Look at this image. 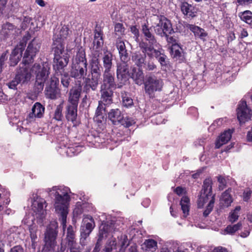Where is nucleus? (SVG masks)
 <instances>
[{"mask_svg":"<svg viewBox=\"0 0 252 252\" xmlns=\"http://www.w3.org/2000/svg\"><path fill=\"white\" fill-rule=\"evenodd\" d=\"M57 222L56 221L51 222L47 227L45 233V245L51 249H53L56 244V239L57 235Z\"/></svg>","mask_w":252,"mask_h":252,"instance_id":"ddd939ff","label":"nucleus"},{"mask_svg":"<svg viewBox=\"0 0 252 252\" xmlns=\"http://www.w3.org/2000/svg\"><path fill=\"white\" fill-rule=\"evenodd\" d=\"M231 192V189L229 188L221 194L220 199V207L221 208H228L232 203L233 198Z\"/></svg>","mask_w":252,"mask_h":252,"instance_id":"5701e85b","label":"nucleus"},{"mask_svg":"<svg viewBox=\"0 0 252 252\" xmlns=\"http://www.w3.org/2000/svg\"><path fill=\"white\" fill-rule=\"evenodd\" d=\"M180 8L183 15L189 19L195 17L198 11V9L195 5L186 1L181 3Z\"/></svg>","mask_w":252,"mask_h":252,"instance_id":"a211bd4d","label":"nucleus"},{"mask_svg":"<svg viewBox=\"0 0 252 252\" xmlns=\"http://www.w3.org/2000/svg\"><path fill=\"white\" fill-rule=\"evenodd\" d=\"M63 242L65 244V245L67 244H70V245H72L73 243H77L75 232L71 225H69L67 227L66 237Z\"/></svg>","mask_w":252,"mask_h":252,"instance_id":"2f4dec72","label":"nucleus"},{"mask_svg":"<svg viewBox=\"0 0 252 252\" xmlns=\"http://www.w3.org/2000/svg\"><path fill=\"white\" fill-rule=\"evenodd\" d=\"M218 181L219 182L218 188L220 190H222L226 187V182L225 179L222 176H218L217 177Z\"/></svg>","mask_w":252,"mask_h":252,"instance_id":"49530a36","label":"nucleus"},{"mask_svg":"<svg viewBox=\"0 0 252 252\" xmlns=\"http://www.w3.org/2000/svg\"><path fill=\"white\" fill-rule=\"evenodd\" d=\"M98 56L93 57L91 61L90 64L92 68H100Z\"/></svg>","mask_w":252,"mask_h":252,"instance_id":"5fc2aeb1","label":"nucleus"},{"mask_svg":"<svg viewBox=\"0 0 252 252\" xmlns=\"http://www.w3.org/2000/svg\"><path fill=\"white\" fill-rule=\"evenodd\" d=\"M175 192L179 196H184L186 193V190L185 189L178 187L175 189Z\"/></svg>","mask_w":252,"mask_h":252,"instance_id":"052dcab7","label":"nucleus"},{"mask_svg":"<svg viewBox=\"0 0 252 252\" xmlns=\"http://www.w3.org/2000/svg\"><path fill=\"white\" fill-rule=\"evenodd\" d=\"M156 18L158 22L153 26L156 33L161 37L171 34L173 30L170 21L163 16H157Z\"/></svg>","mask_w":252,"mask_h":252,"instance_id":"9d476101","label":"nucleus"},{"mask_svg":"<svg viewBox=\"0 0 252 252\" xmlns=\"http://www.w3.org/2000/svg\"><path fill=\"white\" fill-rule=\"evenodd\" d=\"M66 247H67L65 244L62 242L60 247H58L57 250L55 252H64Z\"/></svg>","mask_w":252,"mask_h":252,"instance_id":"338daca9","label":"nucleus"},{"mask_svg":"<svg viewBox=\"0 0 252 252\" xmlns=\"http://www.w3.org/2000/svg\"><path fill=\"white\" fill-rule=\"evenodd\" d=\"M39 48V44L35 40H32L29 44L23 60V63L25 65L32 62L33 58L38 52Z\"/></svg>","mask_w":252,"mask_h":252,"instance_id":"4468645a","label":"nucleus"},{"mask_svg":"<svg viewBox=\"0 0 252 252\" xmlns=\"http://www.w3.org/2000/svg\"><path fill=\"white\" fill-rule=\"evenodd\" d=\"M101 100L99 101L104 105H109L113 102V90L100 88Z\"/></svg>","mask_w":252,"mask_h":252,"instance_id":"a878e982","label":"nucleus"},{"mask_svg":"<svg viewBox=\"0 0 252 252\" xmlns=\"http://www.w3.org/2000/svg\"><path fill=\"white\" fill-rule=\"evenodd\" d=\"M121 95L123 106L128 107L132 105L133 100L128 96L126 92H122Z\"/></svg>","mask_w":252,"mask_h":252,"instance_id":"37998d69","label":"nucleus"},{"mask_svg":"<svg viewBox=\"0 0 252 252\" xmlns=\"http://www.w3.org/2000/svg\"><path fill=\"white\" fill-rule=\"evenodd\" d=\"M98 75L96 76H93L92 78H85V83L87 87L91 88L93 90H95L98 84Z\"/></svg>","mask_w":252,"mask_h":252,"instance_id":"4c0bfd02","label":"nucleus"},{"mask_svg":"<svg viewBox=\"0 0 252 252\" xmlns=\"http://www.w3.org/2000/svg\"><path fill=\"white\" fill-rule=\"evenodd\" d=\"M161 65L165 64V56L160 53V55L157 58Z\"/></svg>","mask_w":252,"mask_h":252,"instance_id":"680f3d73","label":"nucleus"},{"mask_svg":"<svg viewBox=\"0 0 252 252\" xmlns=\"http://www.w3.org/2000/svg\"><path fill=\"white\" fill-rule=\"evenodd\" d=\"M102 59L103 66L105 68L104 71H110L112 65V54L110 52L106 51L104 53Z\"/></svg>","mask_w":252,"mask_h":252,"instance_id":"c9c22d12","label":"nucleus"},{"mask_svg":"<svg viewBox=\"0 0 252 252\" xmlns=\"http://www.w3.org/2000/svg\"><path fill=\"white\" fill-rule=\"evenodd\" d=\"M120 60L122 62H127L129 60V56L126 49L119 52Z\"/></svg>","mask_w":252,"mask_h":252,"instance_id":"09e8293b","label":"nucleus"},{"mask_svg":"<svg viewBox=\"0 0 252 252\" xmlns=\"http://www.w3.org/2000/svg\"><path fill=\"white\" fill-rule=\"evenodd\" d=\"M54 69L57 73H61L62 70L68 63V58L67 56L63 55V48L61 45H58L54 49Z\"/></svg>","mask_w":252,"mask_h":252,"instance_id":"9b49d317","label":"nucleus"},{"mask_svg":"<svg viewBox=\"0 0 252 252\" xmlns=\"http://www.w3.org/2000/svg\"><path fill=\"white\" fill-rule=\"evenodd\" d=\"M69 250V252H81V250L77 243H73L72 245H66Z\"/></svg>","mask_w":252,"mask_h":252,"instance_id":"603ef678","label":"nucleus"},{"mask_svg":"<svg viewBox=\"0 0 252 252\" xmlns=\"http://www.w3.org/2000/svg\"><path fill=\"white\" fill-rule=\"evenodd\" d=\"M237 118L240 124L244 123L251 119L252 111L248 107L245 100H242L240 102L237 108Z\"/></svg>","mask_w":252,"mask_h":252,"instance_id":"2eb2a0df","label":"nucleus"},{"mask_svg":"<svg viewBox=\"0 0 252 252\" xmlns=\"http://www.w3.org/2000/svg\"><path fill=\"white\" fill-rule=\"evenodd\" d=\"M98 218L102 223L99 227L98 241H101L103 238L119 230L123 224L119 220H111L110 222L106 221L107 218L106 215L103 213H101Z\"/></svg>","mask_w":252,"mask_h":252,"instance_id":"0eeeda50","label":"nucleus"},{"mask_svg":"<svg viewBox=\"0 0 252 252\" xmlns=\"http://www.w3.org/2000/svg\"><path fill=\"white\" fill-rule=\"evenodd\" d=\"M252 191L249 189H246L243 194V198L244 201H247L251 196Z\"/></svg>","mask_w":252,"mask_h":252,"instance_id":"bf43d9fd","label":"nucleus"},{"mask_svg":"<svg viewBox=\"0 0 252 252\" xmlns=\"http://www.w3.org/2000/svg\"><path fill=\"white\" fill-rule=\"evenodd\" d=\"M239 17L241 19L247 23H249L252 20V13L249 10H246L239 13Z\"/></svg>","mask_w":252,"mask_h":252,"instance_id":"c03bdc74","label":"nucleus"},{"mask_svg":"<svg viewBox=\"0 0 252 252\" xmlns=\"http://www.w3.org/2000/svg\"><path fill=\"white\" fill-rule=\"evenodd\" d=\"M123 116L119 109H112L108 113V119L114 125L121 124Z\"/></svg>","mask_w":252,"mask_h":252,"instance_id":"c85d7f7f","label":"nucleus"},{"mask_svg":"<svg viewBox=\"0 0 252 252\" xmlns=\"http://www.w3.org/2000/svg\"><path fill=\"white\" fill-rule=\"evenodd\" d=\"M15 32V28L14 26L9 23H7L2 26L1 33L5 36H8L13 34Z\"/></svg>","mask_w":252,"mask_h":252,"instance_id":"ea45409f","label":"nucleus"},{"mask_svg":"<svg viewBox=\"0 0 252 252\" xmlns=\"http://www.w3.org/2000/svg\"><path fill=\"white\" fill-rule=\"evenodd\" d=\"M82 88L81 86L73 88L70 91L68 101L70 105L78 106Z\"/></svg>","mask_w":252,"mask_h":252,"instance_id":"b1692460","label":"nucleus"},{"mask_svg":"<svg viewBox=\"0 0 252 252\" xmlns=\"http://www.w3.org/2000/svg\"><path fill=\"white\" fill-rule=\"evenodd\" d=\"M45 108L39 102H36L32 107V112L30 113L26 120L27 123L34 122L36 118L43 117Z\"/></svg>","mask_w":252,"mask_h":252,"instance_id":"f3484780","label":"nucleus"},{"mask_svg":"<svg viewBox=\"0 0 252 252\" xmlns=\"http://www.w3.org/2000/svg\"><path fill=\"white\" fill-rule=\"evenodd\" d=\"M142 252H155L158 249L157 242L152 239L145 240L141 245Z\"/></svg>","mask_w":252,"mask_h":252,"instance_id":"393cba45","label":"nucleus"},{"mask_svg":"<svg viewBox=\"0 0 252 252\" xmlns=\"http://www.w3.org/2000/svg\"><path fill=\"white\" fill-rule=\"evenodd\" d=\"M240 210L241 207L240 206H237L233 210H232L230 212L229 216L228 217V220L229 221L233 223L238 220Z\"/></svg>","mask_w":252,"mask_h":252,"instance_id":"a19ab883","label":"nucleus"},{"mask_svg":"<svg viewBox=\"0 0 252 252\" xmlns=\"http://www.w3.org/2000/svg\"><path fill=\"white\" fill-rule=\"evenodd\" d=\"M131 77L138 85H141L144 83V74L140 68H133Z\"/></svg>","mask_w":252,"mask_h":252,"instance_id":"c756f323","label":"nucleus"},{"mask_svg":"<svg viewBox=\"0 0 252 252\" xmlns=\"http://www.w3.org/2000/svg\"><path fill=\"white\" fill-rule=\"evenodd\" d=\"M93 44L94 47L96 49L100 48L103 45V40L102 39V33L100 31L95 32Z\"/></svg>","mask_w":252,"mask_h":252,"instance_id":"58836bf2","label":"nucleus"},{"mask_svg":"<svg viewBox=\"0 0 252 252\" xmlns=\"http://www.w3.org/2000/svg\"><path fill=\"white\" fill-rule=\"evenodd\" d=\"M117 77L118 80L126 81L129 76L127 62H121L117 64Z\"/></svg>","mask_w":252,"mask_h":252,"instance_id":"aec40b11","label":"nucleus"},{"mask_svg":"<svg viewBox=\"0 0 252 252\" xmlns=\"http://www.w3.org/2000/svg\"><path fill=\"white\" fill-rule=\"evenodd\" d=\"M134 123V122L131 118L123 116L121 124L126 127H129Z\"/></svg>","mask_w":252,"mask_h":252,"instance_id":"3c124183","label":"nucleus"},{"mask_svg":"<svg viewBox=\"0 0 252 252\" xmlns=\"http://www.w3.org/2000/svg\"><path fill=\"white\" fill-rule=\"evenodd\" d=\"M63 102L57 105L54 112V118L58 121H62L63 117L62 111L63 109Z\"/></svg>","mask_w":252,"mask_h":252,"instance_id":"79ce46f5","label":"nucleus"},{"mask_svg":"<svg viewBox=\"0 0 252 252\" xmlns=\"http://www.w3.org/2000/svg\"><path fill=\"white\" fill-rule=\"evenodd\" d=\"M59 82V79L57 77L53 76L51 78L50 85L47 86L45 89V95L47 97L55 99L59 96L60 91L57 87Z\"/></svg>","mask_w":252,"mask_h":252,"instance_id":"dca6fc26","label":"nucleus"},{"mask_svg":"<svg viewBox=\"0 0 252 252\" xmlns=\"http://www.w3.org/2000/svg\"><path fill=\"white\" fill-rule=\"evenodd\" d=\"M142 32L146 40L148 41V43L142 42L140 44L139 46L142 53L147 54L150 58H157L160 55V51L158 49H155L158 48V44L154 35L150 32V29L145 24L142 26Z\"/></svg>","mask_w":252,"mask_h":252,"instance_id":"20e7f679","label":"nucleus"},{"mask_svg":"<svg viewBox=\"0 0 252 252\" xmlns=\"http://www.w3.org/2000/svg\"><path fill=\"white\" fill-rule=\"evenodd\" d=\"M163 83L161 79L158 78L155 76H149L146 78L144 82L145 91L150 97H153L155 93L160 91Z\"/></svg>","mask_w":252,"mask_h":252,"instance_id":"1a4fd4ad","label":"nucleus"},{"mask_svg":"<svg viewBox=\"0 0 252 252\" xmlns=\"http://www.w3.org/2000/svg\"><path fill=\"white\" fill-rule=\"evenodd\" d=\"M170 50L173 58L179 60H182L184 59L183 50L178 44H173Z\"/></svg>","mask_w":252,"mask_h":252,"instance_id":"7c9ffc66","label":"nucleus"},{"mask_svg":"<svg viewBox=\"0 0 252 252\" xmlns=\"http://www.w3.org/2000/svg\"><path fill=\"white\" fill-rule=\"evenodd\" d=\"M118 242H116L114 238L112 239L107 243L103 250L105 252H111L113 249L120 247V252H124L126 248L128 245L129 242L126 235H121L118 237Z\"/></svg>","mask_w":252,"mask_h":252,"instance_id":"f8f14e48","label":"nucleus"},{"mask_svg":"<svg viewBox=\"0 0 252 252\" xmlns=\"http://www.w3.org/2000/svg\"><path fill=\"white\" fill-rule=\"evenodd\" d=\"M76 105L69 104L67 107V112L66 118L68 121L73 122L77 117V108Z\"/></svg>","mask_w":252,"mask_h":252,"instance_id":"f704fd0d","label":"nucleus"},{"mask_svg":"<svg viewBox=\"0 0 252 252\" xmlns=\"http://www.w3.org/2000/svg\"><path fill=\"white\" fill-rule=\"evenodd\" d=\"M87 65L85 50L81 48L72 59L71 76L76 79H84L87 73Z\"/></svg>","mask_w":252,"mask_h":252,"instance_id":"7ed1b4c3","label":"nucleus"},{"mask_svg":"<svg viewBox=\"0 0 252 252\" xmlns=\"http://www.w3.org/2000/svg\"><path fill=\"white\" fill-rule=\"evenodd\" d=\"M32 19L31 17H24L22 24L21 27L23 30L26 29L28 28L30 25H32Z\"/></svg>","mask_w":252,"mask_h":252,"instance_id":"de8ad7c7","label":"nucleus"},{"mask_svg":"<svg viewBox=\"0 0 252 252\" xmlns=\"http://www.w3.org/2000/svg\"><path fill=\"white\" fill-rule=\"evenodd\" d=\"M116 86L114 75L110 71H104L103 74L102 84L100 88L114 90L116 88Z\"/></svg>","mask_w":252,"mask_h":252,"instance_id":"6ab92c4d","label":"nucleus"},{"mask_svg":"<svg viewBox=\"0 0 252 252\" xmlns=\"http://www.w3.org/2000/svg\"><path fill=\"white\" fill-rule=\"evenodd\" d=\"M91 73L93 76H96L98 74V78H100V68H92Z\"/></svg>","mask_w":252,"mask_h":252,"instance_id":"e2e57ef3","label":"nucleus"},{"mask_svg":"<svg viewBox=\"0 0 252 252\" xmlns=\"http://www.w3.org/2000/svg\"><path fill=\"white\" fill-rule=\"evenodd\" d=\"M46 190L49 195H53L55 197L54 207L56 213L60 216L59 220L61 221L63 231H64L70 201V189L64 186H54L52 188L47 189Z\"/></svg>","mask_w":252,"mask_h":252,"instance_id":"f03ea898","label":"nucleus"},{"mask_svg":"<svg viewBox=\"0 0 252 252\" xmlns=\"http://www.w3.org/2000/svg\"><path fill=\"white\" fill-rule=\"evenodd\" d=\"M105 105L101 102H98V105L95 111L96 118L100 117L102 115L103 111H104L105 109Z\"/></svg>","mask_w":252,"mask_h":252,"instance_id":"8fccbe9b","label":"nucleus"},{"mask_svg":"<svg viewBox=\"0 0 252 252\" xmlns=\"http://www.w3.org/2000/svg\"><path fill=\"white\" fill-rule=\"evenodd\" d=\"M32 223L28 224L29 229L30 233V237L32 241V248L35 249L36 246L37 240V226L33 222V218L31 219Z\"/></svg>","mask_w":252,"mask_h":252,"instance_id":"cd10ccee","label":"nucleus"},{"mask_svg":"<svg viewBox=\"0 0 252 252\" xmlns=\"http://www.w3.org/2000/svg\"><path fill=\"white\" fill-rule=\"evenodd\" d=\"M31 203V210L33 218L37 220V222L42 224L43 219L46 215V200L37 194H32L30 200Z\"/></svg>","mask_w":252,"mask_h":252,"instance_id":"423d86ee","label":"nucleus"},{"mask_svg":"<svg viewBox=\"0 0 252 252\" xmlns=\"http://www.w3.org/2000/svg\"><path fill=\"white\" fill-rule=\"evenodd\" d=\"M95 226L93 218L90 215H84L80 228V243L82 246L86 245V240Z\"/></svg>","mask_w":252,"mask_h":252,"instance_id":"6e6552de","label":"nucleus"},{"mask_svg":"<svg viewBox=\"0 0 252 252\" xmlns=\"http://www.w3.org/2000/svg\"><path fill=\"white\" fill-rule=\"evenodd\" d=\"M180 205L184 214V217L186 218L189 214L190 205L189 198L186 195L183 196L180 201Z\"/></svg>","mask_w":252,"mask_h":252,"instance_id":"473e14b6","label":"nucleus"},{"mask_svg":"<svg viewBox=\"0 0 252 252\" xmlns=\"http://www.w3.org/2000/svg\"><path fill=\"white\" fill-rule=\"evenodd\" d=\"M242 226V224L240 222L233 225H228L224 229L221 230L220 233L222 235H233L235 232L238 230Z\"/></svg>","mask_w":252,"mask_h":252,"instance_id":"e433bc0d","label":"nucleus"},{"mask_svg":"<svg viewBox=\"0 0 252 252\" xmlns=\"http://www.w3.org/2000/svg\"><path fill=\"white\" fill-rule=\"evenodd\" d=\"M69 80L70 78L67 74H64L62 76L61 79V82L64 87L67 88L68 87L69 84Z\"/></svg>","mask_w":252,"mask_h":252,"instance_id":"4d7b16f0","label":"nucleus"},{"mask_svg":"<svg viewBox=\"0 0 252 252\" xmlns=\"http://www.w3.org/2000/svg\"><path fill=\"white\" fill-rule=\"evenodd\" d=\"M186 27L188 29L193 32L196 38H199L203 41H206L208 33L204 29L193 24H188Z\"/></svg>","mask_w":252,"mask_h":252,"instance_id":"412c9836","label":"nucleus"},{"mask_svg":"<svg viewBox=\"0 0 252 252\" xmlns=\"http://www.w3.org/2000/svg\"><path fill=\"white\" fill-rule=\"evenodd\" d=\"M147 54H142L140 52H136L132 56L131 60L138 66H142L144 63Z\"/></svg>","mask_w":252,"mask_h":252,"instance_id":"72a5a7b5","label":"nucleus"},{"mask_svg":"<svg viewBox=\"0 0 252 252\" xmlns=\"http://www.w3.org/2000/svg\"><path fill=\"white\" fill-rule=\"evenodd\" d=\"M24 50V45L20 43L12 51L10 57L11 65L14 66L17 64L22 57V52Z\"/></svg>","mask_w":252,"mask_h":252,"instance_id":"4be33fe9","label":"nucleus"},{"mask_svg":"<svg viewBox=\"0 0 252 252\" xmlns=\"http://www.w3.org/2000/svg\"><path fill=\"white\" fill-rule=\"evenodd\" d=\"M232 131L228 129L224 131L217 140L215 144L216 148H220L222 145L227 143L231 138Z\"/></svg>","mask_w":252,"mask_h":252,"instance_id":"bb28decb","label":"nucleus"},{"mask_svg":"<svg viewBox=\"0 0 252 252\" xmlns=\"http://www.w3.org/2000/svg\"><path fill=\"white\" fill-rule=\"evenodd\" d=\"M6 54H3L0 58V73L2 71V65L6 59Z\"/></svg>","mask_w":252,"mask_h":252,"instance_id":"0e129e2a","label":"nucleus"},{"mask_svg":"<svg viewBox=\"0 0 252 252\" xmlns=\"http://www.w3.org/2000/svg\"><path fill=\"white\" fill-rule=\"evenodd\" d=\"M212 181L208 178L205 180L203 189L198 200V207L202 208L204 204L209 202L206 209L203 212L204 217H207L212 211L215 202V195H212Z\"/></svg>","mask_w":252,"mask_h":252,"instance_id":"39448f33","label":"nucleus"},{"mask_svg":"<svg viewBox=\"0 0 252 252\" xmlns=\"http://www.w3.org/2000/svg\"><path fill=\"white\" fill-rule=\"evenodd\" d=\"M10 252H24V250L21 246H17L12 248Z\"/></svg>","mask_w":252,"mask_h":252,"instance_id":"69168bd1","label":"nucleus"},{"mask_svg":"<svg viewBox=\"0 0 252 252\" xmlns=\"http://www.w3.org/2000/svg\"><path fill=\"white\" fill-rule=\"evenodd\" d=\"M116 47L119 52L126 49L124 42L121 40H117L116 42Z\"/></svg>","mask_w":252,"mask_h":252,"instance_id":"13d9d810","label":"nucleus"},{"mask_svg":"<svg viewBox=\"0 0 252 252\" xmlns=\"http://www.w3.org/2000/svg\"><path fill=\"white\" fill-rule=\"evenodd\" d=\"M127 252H138L137 246L135 244L131 245L128 248Z\"/></svg>","mask_w":252,"mask_h":252,"instance_id":"774afa93","label":"nucleus"},{"mask_svg":"<svg viewBox=\"0 0 252 252\" xmlns=\"http://www.w3.org/2000/svg\"><path fill=\"white\" fill-rule=\"evenodd\" d=\"M68 33L69 32L68 28L66 26L63 27L60 32V38H65L67 36Z\"/></svg>","mask_w":252,"mask_h":252,"instance_id":"6e6d98bb","label":"nucleus"},{"mask_svg":"<svg viewBox=\"0 0 252 252\" xmlns=\"http://www.w3.org/2000/svg\"><path fill=\"white\" fill-rule=\"evenodd\" d=\"M50 67L48 64L44 63L41 65L35 63L29 71L28 68H21L16 75L14 80L7 84L8 87L12 89H16L19 83H24L30 80L32 75H35L36 81L35 86L38 93L42 91L44 82L48 77Z\"/></svg>","mask_w":252,"mask_h":252,"instance_id":"f257e3e1","label":"nucleus"},{"mask_svg":"<svg viewBox=\"0 0 252 252\" xmlns=\"http://www.w3.org/2000/svg\"><path fill=\"white\" fill-rule=\"evenodd\" d=\"M125 31L123 26L121 23H117L115 26V32L119 36L122 35Z\"/></svg>","mask_w":252,"mask_h":252,"instance_id":"864d4df0","label":"nucleus"},{"mask_svg":"<svg viewBox=\"0 0 252 252\" xmlns=\"http://www.w3.org/2000/svg\"><path fill=\"white\" fill-rule=\"evenodd\" d=\"M88 204H83V205L80 203H77L75 208L73 210L74 216H78L83 213L85 208H86Z\"/></svg>","mask_w":252,"mask_h":252,"instance_id":"a18cd8bd","label":"nucleus"}]
</instances>
